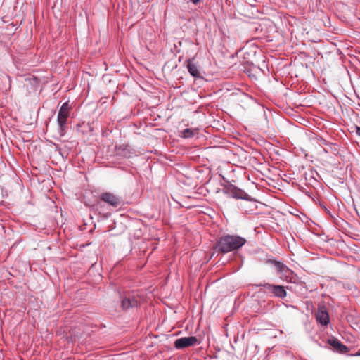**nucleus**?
<instances>
[{
	"instance_id": "11",
	"label": "nucleus",
	"mask_w": 360,
	"mask_h": 360,
	"mask_svg": "<svg viewBox=\"0 0 360 360\" xmlns=\"http://www.w3.org/2000/svg\"><path fill=\"white\" fill-rule=\"evenodd\" d=\"M187 69L189 73L195 78H200L201 75L199 71V66L194 63V58L187 60Z\"/></svg>"
},
{
	"instance_id": "8",
	"label": "nucleus",
	"mask_w": 360,
	"mask_h": 360,
	"mask_svg": "<svg viewBox=\"0 0 360 360\" xmlns=\"http://www.w3.org/2000/svg\"><path fill=\"white\" fill-rule=\"evenodd\" d=\"M139 301L134 294L128 293L121 300V306L124 309L137 307Z\"/></svg>"
},
{
	"instance_id": "2",
	"label": "nucleus",
	"mask_w": 360,
	"mask_h": 360,
	"mask_svg": "<svg viewBox=\"0 0 360 360\" xmlns=\"http://www.w3.org/2000/svg\"><path fill=\"white\" fill-rule=\"evenodd\" d=\"M71 107L68 101L65 102L59 109L57 122L58 124V133L60 136L65 135L67 129V120L70 115Z\"/></svg>"
},
{
	"instance_id": "15",
	"label": "nucleus",
	"mask_w": 360,
	"mask_h": 360,
	"mask_svg": "<svg viewBox=\"0 0 360 360\" xmlns=\"http://www.w3.org/2000/svg\"><path fill=\"white\" fill-rule=\"evenodd\" d=\"M200 0H191V1L194 4H197Z\"/></svg>"
},
{
	"instance_id": "9",
	"label": "nucleus",
	"mask_w": 360,
	"mask_h": 360,
	"mask_svg": "<svg viewBox=\"0 0 360 360\" xmlns=\"http://www.w3.org/2000/svg\"><path fill=\"white\" fill-rule=\"evenodd\" d=\"M316 321L322 326H327L330 321L329 314L324 306L319 307L316 313Z\"/></svg>"
},
{
	"instance_id": "12",
	"label": "nucleus",
	"mask_w": 360,
	"mask_h": 360,
	"mask_svg": "<svg viewBox=\"0 0 360 360\" xmlns=\"http://www.w3.org/2000/svg\"><path fill=\"white\" fill-rule=\"evenodd\" d=\"M328 344L337 352L345 353L347 352V347L342 345L338 340L332 338L328 340Z\"/></svg>"
},
{
	"instance_id": "6",
	"label": "nucleus",
	"mask_w": 360,
	"mask_h": 360,
	"mask_svg": "<svg viewBox=\"0 0 360 360\" xmlns=\"http://www.w3.org/2000/svg\"><path fill=\"white\" fill-rule=\"evenodd\" d=\"M198 343V340L195 336L184 337L176 339L174 342V347L176 349H184L190 346L195 345Z\"/></svg>"
},
{
	"instance_id": "16",
	"label": "nucleus",
	"mask_w": 360,
	"mask_h": 360,
	"mask_svg": "<svg viewBox=\"0 0 360 360\" xmlns=\"http://www.w3.org/2000/svg\"><path fill=\"white\" fill-rule=\"evenodd\" d=\"M354 356H360V351L358 352L356 354H354Z\"/></svg>"
},
{
	"instance_id": "4",
	"label": "nucleus",
	"mask_w": 360,
	"mask_h": 360,
	"mask_svg": "<svg viewBox=\"0 0 360 360\" xmlns=\"http://www.w3.org/2000/svg\"><path fill=\"white\" fill-rule=\"evenodd\" d=\"M116 156L130 158L135 155V151L127 144H120L115 146Z\"/></svg>"
},
{
	"instance_id": "13",
	"label": "nucleus",
	"mask_w": 360,
	"mask_h": 360,
	"mask_svg": "<svg viewBox=\"0 0 360 360\" xmlns=\"http://www.w3.org/2000/svg\"><path fill=\"white\" fill-rule=\"evenodd\" d=\"M198 134L197 129H185L181 132V137L184 139L192 138Z\"/></svg>"
},
{
	"instance_id": "3",
	"label": "nucleus",
	"mask_w": 360,
	"mask_h": 360,
	"mask_svg": "<svg viewBox=\"0 0 360 360\" xmlns=\"http://www.w3.org/2000/svg\"><path fill=\"white\" fill-rule=\"evenodd\" d=\"M257 286H262L271 292L275 297L284 298L287 295V292L283 285H274L268 283H260Z\"/></svg>"
},
{
	"instance_id": "10",
	"label": "nucleus",
	"mask_w": 360,
	"mask_h": 360,
	"mask_svg": "<svg viewBox=\"0 0 360 360\" xmlns=\"http://www.w3.org/2000/svg\"><path fill=\"white\" fill-rule=\"evenodd\" d=\"M100 198L114 207H118L121 203L120 199L117 195L108 192L101 193Z\"/></svg>"
},
{
	"instance_id": "7",
	"label": "nucleus",
	"mask_w": 360,
	"mask_h": 360,
	"mask_svg": "<svg viewBox=\"0 0 360 360\" xmlns=\"http://www.w3.org/2000/svg\"><path fill=\"white\" fill-rule=\"evenodd\" d=\"M223 192L227 195L236 199H244L247 195L243 190L238 188L233 184L225 186Z\"/></svg>"
},
{
	"instance_id": "5",
	"label": "nucleus",
	"mask_w": 360,
	"mask_h": 360,
	"mask_svg": "<svg viewBox=\"0 0 360 360\" xmlns=\"http://www.w3.org/2000/svg\"><path fill=\"white\" fill-rule=\"evenodd\" d=\"M267 263L271 264L274 266L276 269L278 274L281 275V277L288 278L292 274V271L283 262L279 261L269 259Z\"/></svg>"
},
{
	"instance_id": "1",
	"label": "nucleus",
	"mask_w": 360,
	"mask_h": 360,
	"mask_svg": "<svg viewBox=\"0 0 360 360\" xmlns=\"http://www.w3.org/2000/svg\"><path fill=\"white\" fill-rule=\"evenodd\" d=\"M245 243V238L238 235H226L220 238L217 247L221 252L227 253L238 250Z\"/></svg>"
},
{
	"instance_id": "14",
	"label": "nucleus",
	"mask_w": 360,
	"mask_h": 360,
	"mask_svg": "<svg viewBox=\"0 0 360 360\" xmlns=\"http://www.w3.org/2000/svg\"><path fill=\"white\" fill-rule=\"evenodd\" d=\"M356 133L360 137V127H356Z\"/></svg>"
}]
</instances>
